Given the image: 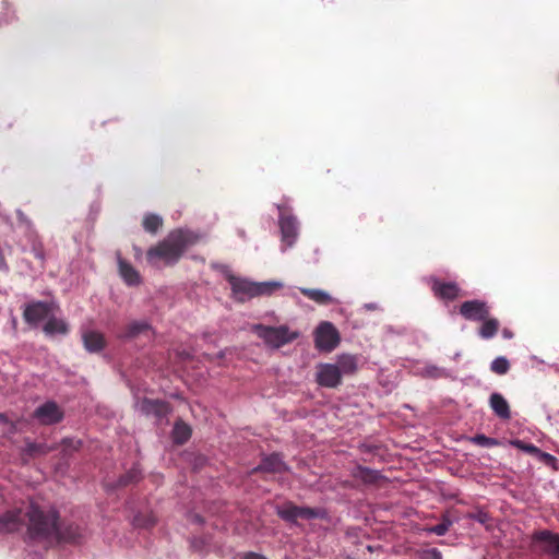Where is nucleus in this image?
<instances>
[{
    "instance_id": "e433bc0d",
    "label": "nucleus",
    "mask_w": 559,
    "mask_h": 559,
    "mask_svg": "<svg viewBox=\"0 0 559 559\" xmlns=\"http://www.w3.org/2000/svg\"><path fill=\"white\" fill-rule=\"evenodd\" d=\"M538 457L547 465L554 467L555 469L558 468L557 466V463H558V460L556 456H554L552 454L550 453H546V452H543L540 451Z\"/></svg>"
},
{
    "instance_id": "a18cd8bd",
    "label": "nucleus",
    "mask_w": 559,
    "mask_h": 559,
    "mask_svg": "<svg viewBox=\"0 0 559 559\" xmlns=\"http://www.w3.org/2000/svg\"><path fill=\"white\" fill-rule=\"evenodd\" d=\"M511 444L523 450V445H526V443H524L523 441L521 440H514V441H511Z\"/></svg>"
},
{
    "instance_id": "9d476101",
    "label": "nucleus",
    "mask_w": 559,
    "mask_h": 559,
    "mask_svg": "<svg viewBox=\"0 0 559 559\" xmlns=\"http://www.w3.org/2000/svg\"><path fill=\"white\" fill-rule=\"evenodd\" d=\"M488 304L480 299L466 300L460 306V314L468 321L480 322L489 317Z\"/></svg>"
},
{
    "instance_id": "473e14b6",
    "label": "nucleus",
    "mask_w": 559,
    "mask_h": 559,
    "mask_svg": "<svg viewBox=\"0 0 559 559\" xmlns=\"http://www.w3.org/2000/svg\"><path fill=\"white\" fill-rule=\"evenodd\" d=\"M50 449L44 443L27 442L24 448V453L29 456L44 455Z\"/></svg>"
},
{
    "instance_id": "7ed1b4c3",
    "label": "nucleus",
    "mask_w": 559,
    "mask_h": 559,
    "mask_svg": "<svg viewBox=\"0 0 559 559\" xmlns=\"http://www.w3.org/2000/svg\"><path fill=\"white\" fill-rule=\"evenodd\" d=\"M227 280L230 285L231 297L239 302L248 301L258 296L271 295L274 289L283 287L281 282H251L233 274H227Z\"/></svg>"
},
{
    "instance_id": "5701e85b",
    "label": "nucleus",
    "mask_w": 559,
    "mask_h": 559,
    "mask_svg": "<svg viewBox=\"0 0 559 559\" xmlns=\"http://www.w3.org/2000/svg\"><path fill=\"white\" fill-rule=\"evenodd\" d=\"M302 295L321 306L335 302V299L325 290L319 288H300Z\"/></svg>"
},
{
    "instance_id": "423d86ee",
    "label": "nucleus",
    "mask_w": 559,
    "mask_h": 559,
    "mask_svg": "<svg viewBox=\"0 0 559 559\" xmlns=\"http://www.w3.org/2000/svg\"><path fill=\"white\" fill-rule=\"evenodd\" d=\"M276 514L283 521L288 522L290 524H297L298 519L325 520L329 518L328 511L324 508L298 507L293 502H285L282 506H277Z\"/></svg>"
},
{
    "instance_id": "f257e3e1",
    "label": "nucleus",
    "mask_w": 559,
    "mask_h": 559,
    "mask_svg": "<svg viewBox=\"0 0 559 559\" xmlns=\"http://www.w3.org/2000/svg\"><path fill=\"white\" fill-rule=\"evenodd\" d=\"M26 527L24 540L47 546L53 545L60 520L59 511L53 507L41 508L31 503L25 511Z\"/></svg>"
},
{
    "instance_id": "f8f14e48",
    "label": "nucleus",
    "mask_w": 559,
    "mask_h": 559,
    "mask_svg": "<svg viewBox=\"0 0 559 559\" xmlns=\"http://www.w3.org/2000/svg\"><path fill=\"white\" fill-rule=\"evenodd\" d=\"M25 524V512L14 508L0 515V534L20 532Z\"/></svg>"
},
{
    "instance_id": "c756f323",
    "label": "nucleus",
    "mask_w": 559,
    "mask_h": 559,
    "mask_svg": "<svg viewBox=\"0 0 559 559\" xmlns=\"http://www.w3.org/2000/svg\"><path fill=\"white\" fill-rule=\"evenodd\" d=\"M490 370L496 374L503 376L510 370V362L504 356H498L491 361Z\"/></svg>"
},
{
    "instance_id": "39448f33",
    "label": "nucleus",
    "mask_w": 559,
    "mask_h": 559,
    "mask_svg": "<svg viewBox=\"0 0 559 559\" xmlns=\"http://www.w3.org/2000/svg\"><path fill=\"white\" fill-rule=\"evenodd\" d=\"M257 335L271 348H280L295 341L299 333L290 331L287 325L269 326L257 324L253 326Z\"/></svg>"
},
{
    "instance_id": "ddd939ff",
    "label": "nucleus",
    "mask_w": 559,
    "mask_h": 559,
    "mask_svg": "<svg viewBox=\"0 0 559 559\" xmlns=\"http://www.w3.org/2000/svg\"><path fill=\"white\" fill-rule=\"evenodd\" d=\"M316 381L320 386L334 389L342 383V376L334 364H320L317 367Z\"/></svg>"
},
{
    "instance_id": "412c9836",
    "label": "nucleus",
    "mask_w": 559,
    "mask_h": 559,
    "mask_svg": "<svg viewBox=\"0 0 559 559\" xmlns=\"http://www.w3.org/2000/svg\"><path fill=\"white\" fill-rule=\"evenodd\" d=\"M43 331L48 337L64 336L69 333V324L64 319L55 317L52 313L43 325Z\"/></svg>"
},
{
    "instance_id": "b1692460",
    "label": "nucleus",
    "mask_w": 559,
    "mask_h": 559,
    "mask_svg": "<svg viewBox=\"0 0 559 559\" xmlns=\"http://www.w3.org/2000/svg\"><path fill=\"white\" fill-rule=\"evenodd\" d=\"M340 370L341 376H349L357 370V358L354 355H341L334 364Z\"/></svg>"
},
{
    "instance_id": "a19ab883",
    "label": "nucleus",
    "mask_w": 559,
    "mask_h": 559,
    "mask_svg": "<svg viewBox=\"0 0 559 559\" xmlns=\"http://www.w3.org/2000/svg\"><path fill=\"white\" fill-rule=\"evenodd\" d=\"M242 559H267L262 555L255 552H247Z\"/></svg>"
},
{
    "instance_id": "4468645a",
    "label": "nucleus",
    "mask_w": 559,
    "mask_h": 559,
    "mask_svg": "<svg viewBox=\"0 0 559 559\" xmlns=\"http://www.w3.org/2000/svg\"><path fill=\"white\" fill-rule=\"evenodd\" d=\"M85 536V528L75 523L58 522V532L56 534L55 544L59 543H78Z\"/></svg>"
},
{
    "instance_id": "a878e982",
    "label": "nucleus",
    "mask_w": 559,
    "mask_h": 559,
    "mask_svg": "<svg viewBox=\"0 0 559 559\" xmlns=\"http://www.w3.org/2000/svg\"><path fill=\"white\" fill-rule=\"evenodd\" d=\"M481 325L478 329V335L483 340H490L498 333L500 323L498 319L487 317L486 320L481 321Z\"/></svg>"
},
{
    "instance_id": "49530a36",
    "label": "nucleus",
    "mask_w": 559,
    "mask_h": 559,
    "mask_svg": "<svg viewBox=\"0 0 559 559\" xmlns=\"http://www.w3.org/2000/svg\"><path fill=\"white\" fill-rule=\"evenodd\" d=\"M194 521L200 524L203 523V519L200 515H195Z\"/></svg>"
},
{
    "instance_id": "0eeeda50",
    "label": "nucleus",
    "mask_w": 559,
    "mask_h": 559,
    "mask_svg": "<svg viewBox=\"0 0 559 559\" xmlns=\"http://www.w3.org/2000/svg\"><path fill=\"white\" fill-rule=\"evenodd\" d=\"M135 408L147 417H153L156 424L167 423V416L171 408L167 402L151 399H138L134 404Z\"/></svg>"
},
{
    "instance_id": "7c9ffc66",
    "label": "nucleus",
    "mask_w": 559,
    "mask_h": 559,
    "mask_svg": "<svg viewBox=\"0 0 559 559\" xmlns=\"http://www.w3.org/2000/svg\"><path fill=\"white\" fill-rule=\"evenodd\" d=\"M469 441L473 444L483 447V448H492L500 444V441L496 438L487 437L483 433L475 435L469 438Z\"/></svg>"
},
{
    "instance_id": "de8ad7c7",
    "label": "nucleus",
    "mask_w": 559,
    "mask_h": 559,
    "mask_svg": "<svg viewBox=\"0 0 559 559\" xmlns=\"http://www.w3.org/2000/svg\"><path fill=\"white\" fill-rule=\"evenodd\" d=\"M238 235H239L241 238H246V233H245L242 229H239V230H238Z\"/></svg>"
},
{
    "instance_id": "393cba45",
    "label": "nucleus",
    "mask_w": 559,
    "mask_h": 559,
    "mask_svg": "<svg viewBox=\"0 0 559 559\" xmlns=\"http://www.w3.org/2000/svg\"><path fill=\"white\" fill-rule=\"evenodd\" d=\"M353 476L366 484H373L381 478L379 471L358 465L353 469Z\"/></svg>"
},
{
    "instance_id": "bb28decb",
    "label": "nucleus",
    "mask_w": 559,
    "mask_h": 559,
    "mask_svg": "<svg viewBox=\"0 0 559 559\" xmlns=\"http://www.w3.org/2000/svg\"><path fill=\"white\" fill-rule=\"evenodd\" d=\"M190 437H191L190 427L182 421H177L173 429L174 442L177 444H183L189 440Z\"/></svg>"
},
{
    "instance_id": "dca6fc26",
    "label": "nucleus",
    "mask_w": 559,
    "mask_h": 559,
    "mask_svg": "<svg viewBox=\"0 0 559 559\" xmlns=\"http://www.w3.org/2000/svg\"><path fill=\"white\" fill-rule=\"evenodd\" d=\"M82 342L84 345V348L91 353H99L102 352L106 346V341L104 335L95 330H84L82 331Z\"/></svg>"
},
{
    "instance_id": "37998d69",
    "label": "nucleus",
    "mask_w": 559,
    "mask_h": 559,
    "mask_svg": "<svg viewBox=\"0 0 559 559\" xmlns=\"http://www.w3.org/2000/svg\"><path fill=\"white\" fill-rule=\"evenodd\" d=\"M364 308L366 310L371 311V310H378L380 307H379V305L377 302H368V304L364 305Z\"/></svg>"
},
{
    "instance_id": "1a4fd4ad",
    "label": "nucleus",
    "mask_w": 559,
    "mask_h": 559,
    "mask_svg": "<svg viewBox=\"0 0 559 559\" xmlns=\"http://www.w3.org/2000/svg\"><path fill=\"white\" fill-rule=\"evenodd\" d=\"M314 343L318 349L331 352L338 345L340 334L331 322H321L314 333Z\"/></svg>"
},
{
    "instance_id": "72a5a7b5",
    "label": "nucleus",
    "mask_w": 559,
    "mask_h": 559,
    "mask_svg": "<svg viewBox=\"0 0 559 559\" xmlns=\"http://www.w3.org/2000/svg\"><path fill=\"white\" fill-rule=\"evenodd\" d=\"M423 374L427 378L439 379L449 377V371L435 365H428L424 368Z\"/></svg>"
},
{
    "instance_id": "ea45409f",
    "label": "nucleus",
    "mask_w": 559,
    "mask_h": 559,
    "mask_svg": "<svg viewBox=\"0 0 559 559\" xmlns=\"http://www.w3.org/2000/svg\"><path fill=\"white\" fill-rule=\"evenodd\" d=\"M469 518L479 523H485L488 519V515L487 513L480 511L477 514L469 515Z\"/></svg>"
},
{
    "instance_id": "cd10ccee",
    "label": "nucleus",
    "mask_w": 559,
    "mask_h": 559,
    "mask_svg": "<svg viewBox=\"0 0 559 559\" xmlns=\"http://www.w3.org/2000/svg\"><path fill=\"white\" fill-rule=\"evenodd\" d=\"M454 520L450 518L449 513H443L441 516V522L437 525L428 527L426 531L429 534H435L437 536H444L449 528L453 525Z\"/></svg>"
},
{
    "instance_id": "09e8293b",
    "label": "nucleus",
    "mask_w": 559,
    "mask_h": 559,
    "mask_svg": "<svg viewBox=\"0 0 559 559\" xmlns=\"http://www.w3.org/2000/svg\"><path fill=\"white\" fill-rule=\"evenodd\" d=\"M0 420L1 421H5L7 420V418H5V416L3 414H0Z\"/></svg>"
},
{
    "instance_id": "8fccbe9b",
    "label": "nucleus",
    "mask_w": 559,
    "mask_h": 559,
    "mask_svg": "<svg viewBox=\"0 0 559 559\" xmlns=\"http://www.w3.org/2000/svg\"><path fill=\"white\" fill-rule=\"evenodd\" d=\"M192 546L197 548V540L192 542Z\"/></svg>"
},
{
    "instance_id": "79ce46f5",
    "label": "nucleus",
    "mask_w": 559,
    "mask_h": 559,
    "mask_svg": "<svg viewBox=\"0 0 559 559\" xmlns=\"http://www.w3.org/2000/svg\"><path fill=\"white\" fill-rule=\"evenodd\" d=\"M2 5H3V9L5 10V14L1 19V21H3L4 23H8L11 20L10 15H9V4L7 2H3Z\"/></svg>"
},
{
    "instance_id": "c03bdc74",
    "label": "nucleus",
    "mask_w": 559,
    "mask_h": 559,
    "mask_svg": "<svg viewBox=\"0 0 559 559\" xmlns=\"http://www.w3.org/2000/svg\"><path fill=\"white\" fill-rule=\"evenodd\" d=\"M502 336L506 340H511L513 337V332L510 331L509 329H503L502 330Z\"/></svg>"
},
{
    "instance_id": "c9c22d12",
    "label": "nucleus",
    "mask_w": 559,
    "mask_h": 559,
    "mask_svg": "<svg viewBox=\"0 0 559 559\" xmlns=\"http://www.w3.org/2000/svg\"><path fill=\"white\" fill-rule=\"evenodd\" d=\"M419 559H442V554L437 548H428L419 552Z\"/></svg>"
},
{
    "instance_id": "2eb2a0df",
    "label": "nucleus",
    "mask_w": 559,
    "mask_h": 559,
    "mask_svg": "<svg viewBox=\"0 0 559 559\" xmlns=\"http://www.w3.org/2000/svg\"><path fill=\"white\" fill-rule=\"evenodd\" d=\"M431 289L436 297L443 300H454L460 295V287L454 282H441L440 280L432 277L430 280Z\"/></svg>"
},
{
    "instance_id": "c85d7f7f",
    "label": "nucleus",
    "mask_w": 559,
    "mask_h": 559,
    "mask_svg": "<svg viewBox=\"0 0 559 559\" xmlns=\"http://www.w3.org/2000/svg\"><path fill=\"white\" fill-rule=\"evenodd\" d=\"M163 218L157 214H147L143 219V228L151 234H155L162 226Z\"/></svg>"
},
{
    "instance_id": "a211bd4d",
    "label": "nucleus",
    "mask_w": 559,
    "mask_h": 559,
    "mask_svg": "<svg viewBox=\"0 0 559 559\" xmlns=\"http://www.w3.org/2000/svg\"><path fill=\"white\" fill-rule=\"evenodd\" d=\"M140 335L151 337L154 335L152 325L146 320L132 321L127 326L124 332L120 335L122 338L132 340Z\"/></svg>"
},
{
    "instance_id": "aec40b11",
    "label": "nucleus",
    "mask_w": 559,
    "mask_h": 559,
    "mask_svg": "<svg viewBox=\"0 0 559 559\" xmlns=\"http://www.w3.org/2000/svg\"><path fill=\"white\" fill-rule=\"evenodd\" d=\"M257 472L283 473L288 471L287 465L277 453H272L262 459L261 463L254 468Z\"/></svg>"
},
{
    "instance_id": "f704fd0d",
    "label": "nucleus",
    "mask_w": 559,
    "mask_h": 559,
    "mask_svg": "<svg viewBox=\"0 0 559 559\" xmlns=\"http://www.w3.org/2000/svg\"><path fill=\"white\" fill-rule=\"evenodd\" d=\"M31 251L34 254V257L40 262V264L44 265L46 261V254L43 243L40 241L34 240L31 246Z\"/></svg>"
},
{
    "instance_id": "9b49d317",
    "label": "nucleus",
    "mask_w": 559,
    "mask_h": 559,
    "mask_svg": "<svg viewBox=\"0 0 559 559\" xmlns=\"http://www.w3.org/2000/svg\"><path fill=\"white\" fill-rule=\"evenodd\" d=\"M33 417L41 425H55L62 420L63 412L53 401H47L39 405Z\"/></svg>"
},
{
    "instance_id": "f03ea898",
    "label": "nucleus",
    "mask_w": 559,
    "mask_h": 559,
    "mask_svg": "<svg viewBox=\"0 0 559 559\" xmlns=\"http://www.w3.org/2000/svg\"><path fill=\"white\" fill-rule=\"evenodd\" d=\"M191 243L192 235L189 231L182 229L171 231L162 242L148 249L147 261L152 265H156L159 260L174 264Z\"/></svg>"
},
{
    "instance_id": "6ab92c4d",
    "label": "nucleus",
    "mask_w": 559,
    "mask_h": 559,
    "mask_svg": "<svg viewBox=\"0 0 559 559\" xmlns=\"http://www.w3.org/2000/svg\"><path fill=\"white\" fill-rule=\"evenodd\" d=\"M488 403L497 417L502 420H509L511 418L510 405L501 393H491Z\"/></svg>"
},
{
    "instance_id": "f3484780",
    "label": "nucleus",
    "mask_w": 559,
    "mask_h": 559,
    "mask_svg": "<svg viewBox=\"0 0 559 559\" xmlns=\"http://www.w3.org/2000/svg\"><path fill=\"white\" fill-rule=\"evenodd\" d=\"M535 540L540 543L542 550L548 555H559V535L549 531H542L535 534Z\"/></svg>"
},
{
    "instance_id": "4be33fe9",
    "label": "nucleus",
    "mask_w": 559,
    "mask_h": 559,
    "mask_svg": "<svg viewBox=\"0 0 559 559\" xmlns=\"http://www.w3.org/2000/svg\"><path fill=\"white\" fill-rule=\"evenodd\" d=\"M118 267L121 277L128 285L133 286L140 284V274L131 264L122 260L120 255H118Z\"/></svg>"
},
{
    "instance_id": "58836bf2",
    "label": "nucleus",
    "mask_w": 559,
    "mask_h": 559,
    "mask_svg": "<svg viewBox=\"0 0 559 559\" xmlns=\"http://www.w3.org/2000/svg\"><path fill=\"white\" fill-rule=\"evenodd\" d=\"M523 451L524 452H527V453H531V454H535V455H539L540 453V450L534 445V444H526V445H523Z\"/></svg>"
},
{
    "instance_id": "6e6552de",
    "label": "nucleus",
    "mask_w": 559,
    "mask_h": 559,
    "mask_svg": "<svg viewBox=\"0 0 559 559\" xmlns=\"http://www.w3.org/2000/svg\"><path fill=\"white\" fill-rule=\"evenodd\" d=\"M55 304L47 301H32L24 306L23 318L31 326H38L41 322H46L53 313Z\"/></svg>"
},
{
    "instance_id": "4c0bfd02",
    "label": "nucleus",
    "mask_w": 559,
    "mask_h": 559,
    "mask_svg": "<svg viewBox=\"0 0 559 559\" xmlns=\"http://www.w3.org/2000/svg\"><path fill=\"white\" fill-rule=\"evenodd\" d=\"M16 215L20 223L24 224L27 228L32 227L31 219L21 210L16 211Z\"/></svg>"
},
{
    "instance_id": "20e7f679",
    "label": "nucleus",
    "mask_w": 559,
    "mask_h": 559,
    "mask_svg": "<svg viewBox=\"0 0 559 559\" xmlns=\"http://www.w3.org/2000/svg\"><path fill=\"white\" fill-rule=\"evenodd\" d=\"M278 214V227L281 233V241L283 243L281 250L285 252L292 248L299 236L298 218L292 213V207L286 204H275Z\"/></svg>"
},
{
    "instance_id": "2f4dec72",
    "label": "nucleus",
    "mask_w": 559,
    "mask_h": 559,
    "mask_svg": "<svg viewBox=\"0 0 559 559\" xmlns=\"http://www.w3.org/2000/svg\"><path fill=\"white\" fill-rule=\"evenodd\" d=\"M140 478H141V472L136 467H133L130 471H128L126 474H123L122 476L119 477L118 486L124 487L130 484L138 483L140 480Z\"/></svg>"
}]
</instances>
